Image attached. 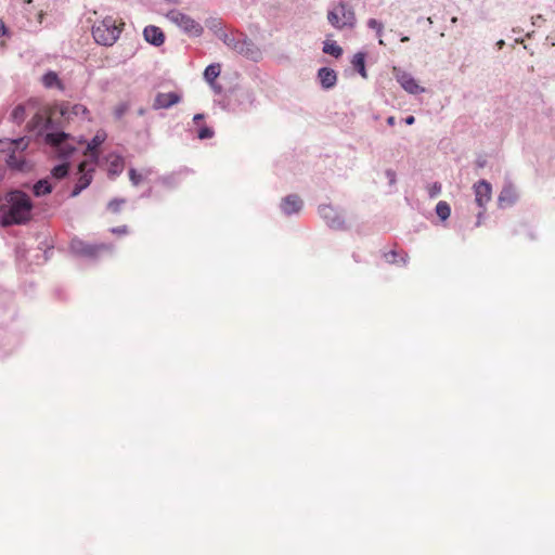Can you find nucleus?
<instances>
[{
	"instance_id": "nucleus-1",
	"label": "nucleus",
	"mask_w": 555,
	"mask_h": 555,
	"mask_svg": "<svg viewBox=\"0 0 555 555\" xmlns=\"http://www.w3.org/2000/svg\"><path fill=\"white\" fill-rule=\"evenodd\" d=\"M31 212L29 197L21 191H12L5 196V202L0 206V222L8 227L27 221Z\"/></svg>"
},
{
	"instance_id": "nucleus-2",
	"label": "nucleus",
	"mask_w": 555,
	"mask_h": 555,
	"mask_svg": "<svg viewBox=\"0 0 555 555\" xmlns=\"http://www.w3.org/2000/svg\"><path fill=\"white\" fill-rule=\"evenodd\" d=\"M44 141L51 147V152L61 159L69 158L76 151L74 138L64 131L51 130L46 133Z\"/></svg>"
},
{
	"instance_id": "nucleus-3",
	"label": "nucleus",
	"mask_w": 555,
	"mask_h": 555,
	"mask_svg": "<svg viewBox=\"0 0 555 555\" xmlns=\"http://www.w3.org/2000/svg\"><path fill=\"white\" fill-rule=\"evenodd\" d=\"M120 28L113 17H106L92 27V36L96 43L111 47L120 36Z\"/></svg>"
},
{
	"instance_id": "nucleus-4",
	"label": "nucleus",
	"mask_w": 555,
	"mask_h": 555,
	"mask_svg": "<svg viewBox=\"0 0 555 555\" xmlns=\"http://www.w3.org/2000/svg\"><path fill=\"white\" fill-rule=\"evenodd\" d=\"M112 244H89L78 237H75L70 242L72 251L80 257L88 259H95L104 253L111 254L113 251Z\"/></svg>"
},
{
	"instance_id": "nucleus-5",
	"label": "nucleus",
	"mask_w": 555,
	"mask_h": 555,
	"mask_svg": "<svg viewBox=\"0 0 555 555\" xmlns=\"http://www.w3.org/2000/svg\"><path fill=\"white\" fill-rule=\"evenodd\" d=\"M167 18L179 28H181L185 34L193 37H199L204 28L203 26L193 20L191 16L178 11L172 10L168 12Z\"/></svg>"
},
{
	"instance_id": "nucleus-6",
	"label": "nucleus",
	"mask_w": 555,
	"mask_h": 555,
	"mask_svg": "<svg viewBox=\"0 0 555 555\" xmlns=\"http://www.w3.org/2000/svg\"><path fill=\"white\" fill-rule=\"evenodd\" d=\"M327 20L334 27L343 28L345 26H352L356 17L353 11L348 5L340 3L328 12Z\"/></svg>"
},
{
	"instance_id": "nucleus-7",
	"label": "nucleus",
	"mask_w": 555,
	"mask_h": 555,
	"mask_svg": "<svg viewBox=\"0 0 555 555\" xmlns=\"http://www.w3.org/2000/svg\"><path fill=\"white\" fill-rule=\"evenodd\" d=\"M319 215L325 221V223L334 230L345 229V219L341 212L335 209L331 205H320Z\"/></svg>"
},
{
	"instance_id": "nucleus-8",
	"label": "nucleus",
	"mask_w": 555,
	"mask_h": 555,
	"mask_svg": "<svg viewBox=\"0 0 555 555\" xmlns=\"http://www.w3.org/2000/svg\"><path fill=\"white\" fill-rule=\"evenodd\" d=\"M392 75L398 83L410 94H418L425 91V88L421 87L413 76L401 68L395 66L392 68Z\"/></svg>"
},
{
	"instance_id": "nucleus-9",
	"label": "nucleus",
	"mask_w": 555,
	"mask_h": 555,
	"mask_svg": "<svg viewBox=\"0 0 555 555\" xmlns=\"http://www.w3.org/2000/svg\"><path fill=\"white\" fill-rule=\"evenodd\" d=\"M25 140L22 138L20 140H13L10 142L12 147V154L8 158V165L12 168L18 170H26V159L24 154V149L26 147Z\"/></svg>"
},
{
	"instance_id": "nucleus-10",
	"label": "nucleus",
	"mask_w": 555,
	"mask_h": 555,
	"mask_svg": "<svg viewBox=\"0 0 555 555\" xmlns=\"http://www.w3.org/2000/svg\"><path fill=\"white\" fill-rule=\"evenodd\" d=\"M94 171V166H91L89 160H83L78 165L79 178L78 181L72 191L70 196H78L85 189H87L92 182V172Z\"/></svg>"
},
{
	"instance_id": "nucleus-11",
	"label": "nucleus",
	"mask_w": 555,
	"mask_h": 555,
	"mask_svg": "<svg viewBox=\"0 0 555 555\" xmlns=\"http://www.w3.org/2000/svg\"><path fill=\"white\" fill-rule=\"evenodd\" d=\"M233 51L253 61H258L261 57L259 48L243 34L238 35Z\"/></svg>"
},
{
	"instance_id": "nucleus-12",
	"label": "nucleus",
	"mask_w": 555,
	"mask_h": 555,
	"mask_svg": "<svg viewBox=\"0 0 555 555\" xmlns=\"http://www.w3.org/2000/svg\"><path fill=\"white\" fill-rule=\"evenodd\" d=\"M232 95L236 105L240 106L243 111L250 108L256 100L254 91L249 88H235L232 92Z\"/></svg>"
},
{
	"instance_id": "nucleus-13",
	"label": "nucleus",
	"mask_w": 555,
	"mask_h": 555,
	"mask_svg": "<svg viewBox=\"0 0 555 555\" xmlns=\"http://www.w3.org/2000/svg\"><path fill=\"white\" fill-rule=\"evenodd\" d=\"M475 201L481 208L490 202L492 188L491 184L486 180H480L474 184Z\"/></svg>"
},
{
	"instance_id": "nucleus-14",
	"label": "nucleus",
	"mask_w": 555,
	"mask_h": 555,
	"mask_svg": "<svg viewBox=\"0 0 555 555\" xmlns=\"http://www.w3.org/2000/svg\"><path fill=\"white\" fill-rule=\"evenodd\" d=\"M304 203L297 194H289L282 198L280 208L285 216L299 214L302 209Z\"/></svg>"
},
{
	"instance_id": "nucleus-15",
	"label": "nucleus",
	"mask_w": 555,
	"mask_h": 555,
	"mask_svg": "<svg viewBox=\"0 0 555 555\" xmlns=\"http://www.w3.org/2000/svg\"><path fill=\"white\" fill-rule=\"evenodd\" d=\"M181 101V96L176 92L163 93L159 92L156 94L153 108L162 109V108H170L171 106L178 104Z\"/></svg>"
},
{
	"instance_id": "nucleus-16",
	"label": "nucleus",
	"mask_w": 555,
	"mask_h": 555,
	"mask_svg": "<svg viewBox=\"0 0 555 555\" xmlns=\"http://www.w3.org/2000/svg\"><path fill=\"white\" fill-rule=\"evenodd\" d=\"M518 198V194L512 184L504 185L498 197V205L500 208H507L513 206Z\"/></svg>"
},
{
	"instance_id": "nucleus-17",
	"label": "nucleus",
	"mask_w": 555,
	"mask_h": 555,
	"mask_svg": "<svg viewBox=\"0 0 555 555\" xmlns=\"http://www.w3.org/2000/svg\"><path fill=\"white\" fill-rule=\"evenodd\" d=\"M318 79L324 90H331L337 83V74L332 68L322 67L318 70Z\"/></svg>"
},
{
	"instance_id": "nucleus-18",
	"label": "nucleus",
	"mask_w": 555,
	"mask_h": 555,
	"mask_svg": "<svg viewBox=\"0 0 555 555\" xmlns=\"http://www.w3.org/2000/svg\"><path fill=\"white\" fill-rule=\"evenodd\" d=\"M143 37L146 42L154 47H160L165 42V34L159 27L154 25H149L144 28Z\"/></svg>"
},
{
	"instance_id": "nucleus-19",
	"label": "nucleus",
	"mask_w": 555,
	"mask_h": 555,
	"mask_svg": "<svg viewBox=\"0 0 555 555\" xmlns=\"http://www.w3.org/2000/svg\"><path fill=\"white\" fill-rule=\"evenodd\" d=\"M106 133L104 131H98L93 139L87 144L85 155L90 153L91 155V166H94L98 162V154L95 153L96 149L105 141Z\"/></svg>"
},
{
	"instance_id": "nucleus-20",
	"label": "nucleus",
	"mask_w": 555,
	"mask_h": 555,
	"mask_svg": "<svg viewBox=\"0 0 555 555\" xmlns=\"http://www.w3.org/2000/svg\"><path fill=\"white\" fill-rule=\"evenodd\" d=\"M107 162H108L107 171H108V176L111 178H115L122 172L124 166H125V160L120 155L109 154L107 157Z\"/></svg>"
},
{
	"instance_id": "nucleus-21",
	"label": "nucleus",
	"mask_w": 555,
	"mask_h": 555,
	"mask_svg": "<svg viewBox=\"0 0 555 555\" xmlns=\"http://www.w3.org/2000/svg\"><path fill=\"white\" fill-rule=\"evenodd\" d=\"M41 82L47 89H56L59 91H63L65 89L64 83L59 78V75L53 70L47 72L41 77Z\"/></svg>"
},
{
	"instance_id": "nucleus-22",
	"label": "nucleus",
	"mask_w": 555,
	"mask_h": 555,
	"mask_svg": "<svg viewBox=\"0 0 555 555\" xmlns=\"http://www.w3.org/2000/svg\"><path fill=\"white\" fill-rule=\"evenodd\" d=\"M351 64L353 68L363 77L366 78L365 70V54L363 52H358L353 55L351 60Z\"/></svg>"
},
{
	"instance_id": "nucleus-23",
	"label": "nucleus",
	"mask_w": 555,
	"mask_h": 555,
	"mask_svg": "<svg viewBox=\"0 0 555 555\" xmlns=\"http://www.w3.org/2000/svg\"><path fill=\"white\" fill-rule=\"evenodd\" d=\"M219 75H220V65L219 64H210L206 67L205 72H204V78L211 86H214V81Z\"/></svg>"
},
{
	"instance_id": "nucleus-24",
	"label": "nucleus",
	"mask_w": 555,
	"mask_h": 555,
	"mask_svg": "<svg viewBox=\"0 0 555 555\" xmlns=\"http://www.w3.org/2000/svg\"><path fill=\"white\" fill-rule=\"evenodd\" d=\"M238 35L240 34L237 33H227L224 30L222 34H220L218 39H220L229 49L234 50Z\"/></svg>"
},
{
	"instance_id": "nucleus-25",
	"label": "nucleus",
	"mask_w": 555,
	"mask_h": 555,
	"mask_svg": "<svg viewBox=\"0 0 555 555\" xmlns=\"http://www.w3.org/2000/svg\"><path fill=\"white\" fill-rule=\"evenodd\" d=\"M206 27L211 30L217 37L224 31L222 22L220 18L210 17L206 21Z\"/></svg>"
},
{
	"instance_id": "nucleus-26",
	"label": "nucleus",
	"mask_w": 555,
	"mask_h": 555,
	"mask_svg": "<svg viewBox=\"0 0 555 555\" xmlns=\"http://www.w3.org/2000/svg\"><path fill=\"white\" fill-rule=\"evenodd\" d=\"M323 52L334 57H338L343 53V49L335 41L324 42Z\"/></svg>"
},
{
	"instance_id": "nucleus-27",
	"label": "nucleus",
	"mask_w": 555,
	"mask_h": 555,
	"mask_svg": "<svg viewBox=\"0 0 555 555\" xmlns=\"http://www.w3.org/2000/svg\"><path fill=\"white\" fill-rule=\"evenodd\" d=\"M151 173H152V169H145L143 171V173H139V172H137L135 169L131 168L129 170V179H130L132 185L137 186L141 183V181L143 180L144 177H147Z\"/></svg>"
},
{
	"instance_id": "nucleus-28",
	"label": "nucleus",
	"mask_w": 555,
	"mask_h": 555,
	"mask_svg": "<svg viewBox=\"0 0 555 555\" xmlns=\"http://www.w3.org/2000/svg\"><path fill=\"white\" fill-rule=\"evenodd\" d=\"M436 212L441 220H447L450 217L451 208L447 202H439L436 206Z\"/></svg>"
},
{
	"instance_id": "nucleus-29",
	"label": "nucleus",
	"mask_w": 555,
	"mask_h": 555,
	"mask_svg": "<svg viewBox=\"0 0 555 555\" xmlns=\"http://www.w3.org/2000/svg\"><path fill=\"white\" fill-rule=\"evenodd\" d=\"M68 173V164L63 163L60 165H56L52 170L51 175L55 179H63Z\"/></svg>"
},
{
	"instance_id": "nucleus-30",
	"label": "nucleus",
	"mask_w": 555,
	"mask_h": 555,
	"mask_svg": "<svg viewBox=\"0 0 555 555\" xmlns=\"http://www.w3.org/2000/svg\"><path fill=\"white\" fill-rule=\"evenodd\" d=\"M367 26H369L371 29L376 30V34H377V36L379 37V40H378L379 44H385L384 40L382 39L384 25H383L379 21H377V20H375V18H370V20L367 21Z\"/></svg>"
},
{
	"instance_id": "nucleus-31",
	"label": "nucleus",
	"mask_w": 555,
	"mask_h": 555,
	"mask_svg": "<svg viewBox=\"0 0 555 555\" xmlns=\"http://www.w3.org/2000/svg\"><path fill=\"white\" fill-rule=\"evenodd\" d=\"M52 191V185L48 179L37 180V196L48 194Z\"/></svg>"
},
{
	"instance_id": "nucleus-32",
	"label": "nucleus",
	"mask_w": 555,
	"mask_h": 555,
	"mask_svg": "<svg viewBox=\"0 0 555 555\" xmlns=\"http://www.w3.org/2000/svg\"><path fill=\"white\" fill-rule=\"evenodd\" d=\"M12 119L17 122V124H21L22 121H24L25 119V106L23 105H17L13 112H12Z\"/></svg>"
},
{
	"instance_id": "nucleus-33",
	"label": "nucleus",
	"mask_w": 555,
	"mask_h": 555,
	"mask_svg": "<svg viewBox=\"0 0 555 555\" xmlns=\"http://www.w3.org/2000/svg\"><path fill=\"white\" fill-rule=\"evenodd\" d=\"M386 257V260L390 263H399L400 261L405 264L406 263V254H404L403 256H401L400 260H398V253L392 250L388 254L385 255Z\"/></svg>"
},
{
	"instance_id": "nucleus-34",
	"label": "nucleus",
	"mask_w": 555,
	"mask_h": 555,
	"mask_svg": "<svg viewBox=\"0 0 555 555\" xmlns=\"http://www.w3.org/2000/svg\"><path fill=\"white\" fill-rule=\"evenodd\" d=\"M125 199L115 198L107 204V209L112 212H118Z\"/></svg>"
},
{
	"instance_id": "nucleus-35",
	"label": "nucleus",
	"mask_w": 555,
	"mask_h": 555,
	"mask_svg": "<svg viewBox=\"0 0 555 555\" xmlns=\"http://www.w3.org/2000/svg\"><path fill=\"white\" fill-rule=\"evenodd\" d=\"M214 135V130L209 127H203L198 130L197 137L201 140L210 139Z\"/></svg>"
},
{
	"instance_id": "nucleus-36",
	"label": "nucleus",
	"mask_w": 555,
	"mask_h": 555,
	"mask_svg": "<svg viewBox=\"0 0 555 555\" xmlns=\"http://www.w3.org/2000/svg\"><path fill=\"white\" fill-rule=\"evenodd\" d=\"M111 232L114 234H127L128 233V227L127 225H120L116 228H112Z\"/></svg>"
},
{
	"instance_id": "nucleus-37",
	"label": "nucleus",
	"mask_w": 555,
	"mask_h": 555,
	"mask_svg": "<svg viewBox=\"0 0 555 555\" xmlns=\"http://www.w3.org/2000/svg\"><path fill=\"white\" fill-rule=\"evenodd\" d=\"M126 111H127V106L124 104L116 107V109H115L116 118H121L124 116V114L126 113Z\"/></svg>"
},
{
	"instance_id": "nucleus-38",
	"label": "nucleus",
	"mask_w": 555,
	"mask_h": 555,
	"mask_svg": "<svg viewBox=\"0 0 555 555\" xmlns=\"http://www.w3.org/2000/svg\"><path fill=\"white\" fill-rule=\"evenodd\" d=\"M385 175L389 180L390 184H393L396 182V172L392 169H387Z\"/></svg>"
},
{
	"instance_id": "nucleus-39",
	"label": "nucleus",
	"mask_w": 555,
	"mask_h": 555,
	"mask_svg": "<svg viewBox=\"0 0 555 555\" xmlns=\"http://www.w3.org/2000/svg\"><path fill=\"white\" fill-rule=\"evenodd\" d=\"M173 181H175V177L173 176H168V177H164L162 178V182L166 185H173Z\"/></svg>"
},
{
	"instance_id": "nucleus-40",
	"label": "nucleus",
	"mask_w": 555,
	"mask_h": 555,
	"mask_svg": "<svg viewBox=\"0 0 555 555\" xmlns=\"http://www.w3.org/2000/svg\"><path fill=\"white\" fill-rule=\"evenodd\" d=\"M476 165L478 168H483L487 165V160L483 157H479L476 160Z\"/></svg>"
},
{
	"instance_id": "nucleus-41",
	"label": "nucleus",
	"mask_w": 555,
	"mask_h": 555,
	"mask_svg": "<svg viewBox=\"0 0 555 555\" xmlns=\"http://www.w3.org/2000/svg\"><path fill=\"white\" fill-rule=\"evenodd\" d=\"M542 21H543L542 15H537V16L532 17V25L540 26V22H542Z\"/></svg>"
},
{
	"instance_id": "nucleus-42",
	"label": "nucleus",
	"mask_w": 555,
	"mask_h": 555,
	"mask_svg": "<svg viewBox=\"0 0 555 555\" xmlns=\"http://www.w3.org/2000/svg\"><path fill=\"white\" fill-rule=\"evenodd\" d=\"M73 109H74V114H76V115H78L80 112H83V113L86 112V107L82 105H75L73 107Z\"/></svg>"
},
{
	"instance_id": "nucleus-43",
	"label": "nucleus",
	"mask_w": 555,
	"mask_h": 555,
	"mask_svg": "<svg viewBox=\"0 0 555 555\" xmlns=\"http://www.w3.org/2000/svg\"><path fill=\"white\" fill-rule=\"evenodd\" d=\"M7 31H8V29H7V27H5L4 23H3V21H2V20H0V37H1V36H3V35H5V34H7Z\"/></svg>"
},
{
	"instance_id": "nucleus-44",
	"label": "nucleus",
	"mask_w": 555,
	"mask_h": 555,
	"mask_svg": "<svg viewBox=\"0 0 555 555\" xmlns=\"http://www.w3.org/2000/svg\"><path fill=\"white\" fill-rule=\"evenodd\" d=\"M53 246L52 245H48L46 244V249H44V261L49 260L50 256H49V250L52 249Z\"/></svg>"
},
{
	"instance_id": "nucleus-45",
	"label": "nucleus",
	"mask_w": 555,
	"mask_h": 555,
	"mask_svg": "<svg viewBox=\"0 0 555 555\" xmlns=\"http://www.w3.org/2000/svg\"><path fill=\"white\" fill-rule=\"evenodd\" d=\"M404 122L406 125H413L415 122V117L410 115V116L405 117Z\"/></svg>"
},
{
	"instance_id": "nucleus-46",
	"label": "nucleus",
	"mask_w": 555,
	"mask_h": 555,
	"mask_svg": "<svg viewBox=\"0 0 555 555\" xmlns=\"http://www.w3.org/2000/svg\"><path fill=\"white\" fill-rule=\"evenodd\" d=\"M202 119H204V115H203V114H196V115L193 117V121H194V122H198V121H201Z\"/></svg>"
},
{
	"instance_id": "nucleus-47",
	"label": "nucleus",
	"mask_w": 555,
	"mask_h": 555,
	"mask_svg": "<svg viewBox=\"0 0 555 555\" xmlns=\"http://www.w3.org/2000/svg\"><path fill=\"white\" fill-rule=\"evenodd\" d=\"M387 124H388L389 126H395V124H396V118H395L393 116H389V117L387 118Z\"/></svg>"
},
{
	"instance_id": "nucleus-48",
	"label": "nucleus",
	"mask_w": 555,
	"mask_h": 555,
	"mask_svg": "<svg viewBox=\"0 0 555 555\" xmlns=\"http://www.w3.org/2000/svg\"><path fill=\"white\" fill-rule=\"evenodd\" d=\"M504 46H505V41L502 39L496 42L498 49H502Z\"/></svg>"
},
{
	"instance_id": "nucleus-49",
	"label": "nucleus",
	"mask_w": 555,
	"mask_h": 555,
	"mask_svg": "<svg viewBox=\"0 0 555 555\" xmlns=\"http://www.w3.org/2000/svg\"><path fill=\"white\" fill-rule=\"evenodd\" d=\"M146 113V109L141 107L138 109V115L143 116Z\"/></svg>"
},
{
	"instance_id": "nucleus-50",
	"label": "nucleus",
	"mask_w": 555,
	"mask_h": 555,
	"mask_svg": "<svg viewBox=\"0 0 555 555\" xmlns=\"http://www.w3.org/2000/svg\"><path fill=\"white\" fill-rule=\"evenodd\" d=\"M477 218H478L477 225H479L480 221H482V212H479Z\"/></svg>"
},
{
	"instance_id": "nucleus-51",
	"label": "nucleus",
	"mask_w": 555,
	"mask_h": 555,
	"mask_svg": "<svg viewBox=\"0 0 555 555\" xmlns=\"http://www.w3.org/2000/svg\"><path fill=\"white\" fill-rule=\"evenodd\" d=\"M41 119H42L41 116H39V114H37V121H36L37 127L40 125Z\"/></svg>"
},
{
	"instance_id": "nucleus-52",
	"label": "nucleus",
	"mask_w": 555,
	"mask_h": 555,
	"mask_svg": "<svg viewBox=\"0 0 555 555\" xmlns=\"http://www.w3.org/2000/svg\"><path fill=\"white\" fill-rule=\"evenodd\" d=\"M409 40H410V38L408 36L401 37V41L402 42H408Z\"/></svg>"
},
{
	"instance_id": "nucleus-53",
	"label": "nucleus",
	"mask_w": 555,
	"mask_h": 555,
	"mask_svg": "<svg viewBox=\"0 0 555 555\" xmlns=\"http://www.w3.org/2000/svg\"><path fill=\"white\" fill-rule=\"evenodd\" d=\"M440 191V186L435 184V189H434V192H439Z\"/></svg>"
},
{
	"instance_id": "nucleus-54",
	"label": "nucleus",
	"mask_w": 555,
	"mask_h": 555,
	"mask_svg": "<svg viewBox=\"0 0 555 555\" xmlns=\"http://www.w3.org/2000/svg\"><path fill=\"white\" fill-rule=\"evenodd\" d=\"M440 191V186L435 184V189H434V192H439Z\"/></svg>"
},
{
	"instance_id": "nucleus-55",
	"label": "nucleus",
	"mask_w": 555,
	"mask_h": 555,
	"mask_svg": "<svg viewBox=\"0 0 555 555\" xmlns=\"http://www.w3.org/2000/svg\"><path fill=\"white\" fill-rule=\"evenodd\" d=\"M51 124H52V120L50 119L48 122V126H47L48 129H51Z\"/></svg>"
},
{
	"instance_id": "nucleus-56",
	"label": "nucleus",
	"mask_w": 555,
	"mask_h": 555,
	"mask_svg": "<svg viewBox=\"0 0 555 555\" xmlns=\"http://www.w3.org/2000/svg\"><path fill=\"white\" fill-rule=\"evenodd\" d=\"M39 18H42V13L39 14ZM39 22L41 23V20H39Z\"/></svg>"
}]
</instances>
